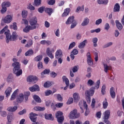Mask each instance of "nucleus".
<instances>
[{
  "mask_svg": "<svg viewBox=\"0 0 124 124\" xmlns=\"http://www.w3.org/2000/svg\"><path fill=\"white\" fill-rule=\"evenodd\" d=\"M14 67L13 71L14 74H16V76H20L22 75L23 71L22 69H20V63L19 62H14L12 64Z\"/></svg>",
  "mask_w": 124,
  "mask_h": 124,
  "instance_id": "f257e3e1",
  "label": "nucleus"
},
{
  "mask_svg": "<svg viewBox=\"0 0 124 124\" xmlns=\"http://www.w3.org/2000/svg\"><path fill=\"white\" fill-rule=\"evenodd\" d=\"M94 93V89H91L85 91L86 99L88 103H91V96H93Z\"/></svg>",
  "mask_w": 124,
  "mask_h": 124,
  "instance_id": "f03ea898",
  "label": "nucleus"
},
{
  "mask_svg": "<svg viewBox=\"0 0 124 124\" xmlns=\"http://www.w3.org/2000/svg\"><path fill=\"white\" fill-rule=\"evenodd\" d=\"M80 117V113H77V109H74L69 114V119H77Z\"/></svg>",
  "mask_w": 124,
  "mask_h": 124,
  "instance_id": "7ed1b4c3",
  "label": "nucleus"
},
{
  "mask_svg": "<svg viewBox=\"0 0 124 124\" xmlns=\"http://www.w3.org/2000/svg\"><path fill=\"white\" fill-rule=\"evenodd\" d=\"M55 52V50L54 48H50V47H47L46 50V54L49 57V58H50V59H54V55H53V53Z\"/></svg>",
  "mask_w": 124,
  "mask_h": 124,
  "instance_id": "20e7f679",
  "label": "nucleus"
},
{
  "mask_svg": "<svg viewBox=\"0 0 124 124\" xmlns=\"http://www.w3.org/2000/svg\"><path fill=\"white\" fill-rule=\"evenodd\" d=\"M5 35H6V43H9V41H13L12 39V35L10 34L9 31H7L5 32Z\"/></svg>",
  "mask_w": 124,
  "mask_h": 124,
  "instance_id": "39448f33",
  "label": "nucleus"
},
{
  "mask_svg": "<svg viewBox=\"0 0 124 124\" xmlns=\"http://www.w3.org/2000/svg\"><path fill=\"white\" fill-rule=\"evenodd\" d=\"M27 82H34V83H36L37 82L38 78L37 77L34 76H30L27 78Z\"/></svg>",
  "mask_w": 124,
  "mask_h": 124,
  "instance_id": "423d86ee",
  "label": "nucleus"
},
{
  "mask_svg": "<svg viewBox=\"0 0 124 124\" xmlns=\"http://www.w3.org/2000/svg\"><path fill=\"white\" fill-rule=\"evenodd\" d=\"M87 63L90 66H92V65H93V59H92V57H91V53L90 52L87 53Z\"/></svg>",
  "mask_w": 124,
  "mask_h": 124,
  "instance_id": "0eeeda50",
  "label": "nucleus"
},
{
  "mask_svg": "<svg viewBox=\"0 0 124 124\" xmlns=\"http://www.w3.org/2000/svg\"><path fill=\"white\" fill-rule=\"evenodd\" d=\"M35 29H36V26H27L24 29H23V31L24 32H26L27 33L29 32L30 31L35 30Z\"/></svg>",
  "mask_w": 124,
  "mask_h": 124,
  "instance_id": "6e6552de",
  "label": "nucleus"
},
{
  "mask_svg": "<svg viewBox=\"0 0 124 124\" xmlns=\"http://www.w3.org/2000/svg\"><path fill=\"white\" fill-rule=\"evenodd\" d=\"M36 116H37V114L33 113V112L30 113V118L31 122H33V124H34V123H36L35 122H36V119H37Z\"/></svg>",
  "mask_w": 124,
  "mask_h": 124,
  "instance_id": "1a4fd4ad",
  "label": "nucleus"
},
{
  "mask_svg": "<svg viewBox=\"0 0 124 124\" xmlns=\"http://www.w3.org/2000/svg\"><path fill=\"white\" fill-rule=\"evenodd\" d=\"M30 24L31 26H33V27H36L35 25H36L37 23V18H36V17L34 16L33 17H32L31 18V19L29 21Z\"/></svg>",
  "mask_w": 124,
  "mask_h": 124,
  "instance_id": "9d476101",
  "label": "nucleus"
},
{
  "mask_svg": "<svg viewBox=\"0 0 124 124\" xmlns=\"http://www.w3.org/2000/svg\"><path fill=\"white\" fill-rule=\"evenodd\" d=\"M7 122L6 124H12V121L14 120V116L10 114L8 115L7 116Z\"/></svg>",
  "mask_w": 124,
  "mask_h": 124,
  "instance_id": "9b49d317",
  "label": "nucleus"
},
{
  "mask_svg": "<svg viewBox=\"0 0 124 124\" xmlns=\"http://www.w3.org/2000/svg\"><path fill=\"white\" fill-rule=\"evenodd\" d=\"M73 98L74 102L78 103V101L80 100V94L78 93H75L73 94Z\"/></svg>",
  "mask_w": 124,
  "mask_h": 124,
  "instance_id": "f8f14e48",
  "label": "nucleus"
},
{
  "mask_svg": "<svg viewBox=\"0 0 124 124\" xmlns=\"http://www.w3.org/2000/svg\"><path fill=\"white\" fill-rule=\"evenodd\" d=\"M75 22H76V21H75V19H74V16H70L68 18L67 20L65 22V24L66 25H70V24H72Z\"/></svg>",
  "mask_w": 124,
  "mask_h": 124,
  "instance_id": "ddd939ff",
  "label": "nucleus"
},
{
  "mask_svg": "<svg viewBox=\"0 0 124 124\" xmlns=\"http://www.w3.org/2000/svg\"><path fill=\"white\" fill-rule=\"evenodd\" d=\"M62 51L61 49H58L56 51L55 53V58L56 59H59L60 58H62Z\"/></svg>",
  "mask_w": 124,
  "mask_h": 124,
  "instance_id": "4468645a",
  "label": "nucleus"
},
{
  "mask_svg": "<svg viewBox=\"0 0 124 124\" xmlns=\"http://www.w3.org/2000/svg\"><path fill=\"white\" fill-rule=\"evenodd\" d=\"M29 90L31 91V92H39L40 91L39 87L36 84L31 87L29 88Z\"/></svg>",
  "mask_w": 124,
  "mask_h": 124,
  "instance_id": "2eb2a0df",
  "label": "nucleus"
},
{
  "mask_svg": "<svg viewBox=\"0 0 124 124\" xmlns=\"http://www.w3.org/2000/svg\"><path fill=\"white\" fill-rule=\"evenodd\" d=\"M24 97L25 96L24 95V93H20L17 98V102H18L19 103H21V102H23Z\"/></svg>",
  "mask_w": 124,
  "mask_h": 124,
  "instance_id": "dca6fc26",
  "label": "nucleus"
},
{
  "mask_svg": "<svg viewBox=\"0 0 124 124\" xmlns=\"http://www.w3.org/2000/svg\"><path fill=\"white\" fill-rule=\"evenodd\" d=\"M3 21L4 23L8 24V23H10L12 21V17L10 15H8L4 18Z\"/></svg>",
  "mask_w": 124,
  "mask_h": 124,
  "instance_id": "f3484780",
  "label": "nucleus"
},
{
  "mask_svg": "<svg viewBox=\"0 0 124 124\" xmlns=\"http://www.w3.org/2000/svg\"><path fill=\"white\" fill-rule=\"evenodd\" d=\"M88 43V41L87 40H84L82 42L80 43L78 47L79 49H83L85 48V46H86V44Z\"/></svg>",
  "mask_w": 124,
  "mask_h": 124,
  "instance_id": "a211bd4d",
  "label": "nucleus"
},
{
  "mask_svg": "<svg viewBox=\"0 0 124 124\" xmlns=\"http://www.w3.org/2000/svg\"><path fill=\"white\" fill-rule=\"evenodd\" d=\"M89 23H90V19L88 17H85L81 23V26H82V27L88 26Z\"/></svg>",
  "mask_w": 124,
  "mask_h": 124,
  "instance_id": "6ab92c4d",
  "label": "nucleus"
},
{
  "mask_svg": "<svg viewBox=\"0 0 124 124\" xmlns=\"http://www.w3.org/2000/svg\"><path fill=\"white\" fill-rule=\"evenodd\" d=\"M103 64L104 66V71L106 73L108 72V70H111V67L110 66H108V65H107L106 63H103Z\"/></svg>",
  "mask_w": 124,
  "mask_h": 124,
  "instance_id": "aec40b11",
  "label": "nucleus"
},
{
  "mask_svg": "<svg viewBox=\"0 0 124 124\" xmlns=\"http://www.w3.org/2000/svg\"><path fill=\"white\" fill-rule=\"evenodd\" d=\"M115 24L119 31H122V30H123V25H122V23L119 21V20H116Z\"/></svg>",
  "mask_w": 124,
  "mask_h": 124,
  "instance_id": "412c9836",
  "label": "nucleus"
},
{
  "mask_svg": "<svg viewBox=\"0 0 124 124\" xmlns=\"http://www.w3.org/2000/svg\"><path fill=\"white\" fill-rule=\"evenodd\" d=\"M50 72H51V71H50V69H46L45 70L43 71V72H42L41 73V78H44V77H45L44 75H46V74H49V73Z\"/></svg>",
  "mask_w": 124,
  "mask_h": 124,
  "instance_id": "4be33fe9",
  "label": "nucleus"
},
{
  "mask_svg": "<svg viewBox=\"0 0 124 124\" xmlns=\"http://www.w3.org/2000/svg\"><path fill=\"white\" fill-rule=\"evenodd\" d=\"M45 118L46 120H49V121H54V118L52 116L51 114L46 113L45 114Z\"/></svg>",
  "mask_w": 124,
  "mask_h": 124,
  "instance_id": "5701e85b",
  "label": "nucleus"
},
{
  "mask_svg": "<svg viewBox=\"0 0 124 124\" xmlns=\"http://www.w3.org/2000/svg\"><path fill=\"white\" fill-rule=\"evenodd\" d=\"M62 80L63 82H65V85L66 86H67V87H68V86H69V80L66 78L65 76H63L62 77Z\"/></svg>",
  "mask_w": 124,
  "mask_h": 124,
  "instance_id": "b1692460",
  "label": "nucleus"
},
{
  "mask_svg": "<svg viewBox=\"0 0 124 124\" xmlns=\"http://www.w3.org/2000/svg\"><path fill=\"white\" fill-rule=\"evenodd\" d=\"M11 93H12V88H11V87H8L5 92L6 97H7V96H9Z\"/></svg>",
  "mask_w": 124,
  "mask_h": 124,
  "instance_id": "393cba45",
  "label": "nucleus"
},
{
  "mask_svg": "<svg viewBox=\"0 0 124 124\" xmlns=\"http://www.w3.org/2000/svg\"><path fill=\"white\" fill-rule=\"evenodd\" d=\"M17 109H18V107L17 106L10 107L8 108L7 111L9 112H15Z\"/></svg>",
  "mask_w": 124,
  "mask_h": 124,
  "instance_id": "a878e982",
  "label": "nucleus"
},
{
  "mask_svg": "<svg viewBox=\"0 0 124 124\" xmlns=\"http://www.w3.org/2000/svg\"><path fill=\"white\" fill-rule=\"evenodd\" d=\"M2 7H9L11 6V3L9 1H5L1 4Z\"/></svg>",
  "mask_w": 124,
  "mask_h": 124,
  "instance_id": "bb28decb",
  "label": "nucleus"
},
{
  "mask_svg": "<svg viewBox=\"0 0 124 124\" xmlns=\"http://www.w3.org/2000/svg\"><path fill=\"white\" fill-rule=\"evenodd\" d=\"M110 117V110H107L105 111L104 119H109Z\"/></svg>",
  "mask_w": 124,
  "mask_h": 124,
  "instance_id": "cd10ccee",
  "label": "nucleus"
},
{
  "mask_svg": "<svg viewBox=\"0 0 124 124\" xmlns=\"http://www.w3.org/2000/svg\"><path fill=\"white\" fill-rule=\"evenodd\" d=\"M110 94L112 98H115L116 97V93H115V91H114L113 87H111L110 89Z\"/></svg>",
  "mask_w": 124,
  "mask_h": 124,
  "instance_id": "c85d7f7f",
  "label": "nucleus"
},
{
  "mask_svg": "<svg viewBox=\"0 0 124 124\" xmlns=\"http://www.w3.org/2000/svg\"><path fill=\"white\" fill-rule=\"evenodd\" d=\"M69 12H70V8H68L64 10V13L62 14V17H65L69 14Z\"/></svg>",
  "mask_w": 124,
  "mask_h": 124,
  "instance_id": "c756f323",
  "label": "nucleus"
},
{
  "mask_svg": "<svg viewBox=\"0 0 124 124\" xmlns=\"http://www.w3.org/2000/svg\"><path fill=\"white\" fill-rule=\"evenodd\" d=\"M41 44H42L43 45H51V44H52V43L49 40H42V41H41Z\"/></svg>",
  "mask_w": 124,
  "mask_h": 124,
  "instance_id": "7c9ffc66",
  "label": "nucleus"
},
{
  "mask_svg": "<svg viewBox=\"0 0 124 124\" xmlns=\"http://www.w3.org/2000/svg\"><path fill=\"white\" fill-rule=\"evenodd\" d=\"M18 89L16 90L12 94L11 96V100H14L16 98V95H17V93H18Z\"/></svg>",
  "mask_w": 124,
  "mask_h": 124,
  "instance_id": "2f4dec72",
  "label": "nucleus"
},
{
  "mask_svg": "<svg viewBox=\"0 0 124 124\" xmlns=\"http://www.w3.org/2000/svg\"><path fill=\"white\" fill-rule=\"evenodd\" d=\"M120 7L119 3H116L113 9L114 12H119V11H120Z\"/></svg>",
  "mask_w": 124,
  "mask_h": 124,
  "instance_id": "473e14b6",
  "label": "nucleus"
},
{
  "mask_svg": "<svg viewBox=\"0 0 124 124\" xmlns=\"http://www.w3.org/2000/svg\"><path fill=\"white\" fill-rule=\"evenodd\" d=\"M33 98L35 102H37L38 103H41V99H40V97H39V96L36 95H34L33 96Z\"/></svg>",
  "mask_w": 124,
  "mask_h": 124,
  "instance_id": "72a5a7b5",
  "label": "nucleus"
},
{
  "mask_svg": "<svg viewBox=\"0 0 124 124\" xmlns=\"http://www.w3.org/2000/svg\"><path fill=\"white\" fill-rule=\"evenodd\" d=\"M45 12H46V13H47V14H48V15H49V16H51V15H52V13L53 12V9L52 8H46L45 10Z\"/></svg>",
  "mask_w": 124,
  "mask_h": 124,
  "instance_id": "f704fd0d",
  "label": "nucleus"
},
{
  "mask_svg": "<svg viewBox=\"0 0 124 124\" xmlns=\"http://www.w3.org/2000/svg\"><path fill=\"white\" fill-rule=\"evenodd\" d=\"M33 109L35 111H44V110H45V108L36 106L33 108Z\"/></svg>",
  "mask_w": 124,
  "mask_h": 124,
  "instance_id": "c9c22d12",
  "label": "nucleus"
},
{
  "mask_svg": "<svg viewBox=\"0 0 124 124\" xmlns=\"http://www.w3.org/2000/svg\"><path fill=\"white\" fill-rule=\"evenodd\" d=\"M53 85V83L50 81H46L44 85V88H50Z\"/></svg>",
  "mask_w": 124,
  "mask_h": 124,
  "instance_id": "e433bc0d",
  "label": "nucleus"
},
{
  "mask_svg": "<svg viewBox=\"0 0 124 124\" xmlns=\"http://www.w3.org/2000/svg\"><path fill=\"white\" fill-rule=\"evenodd\" d=\"M43 58V56L41 55H38L34 58V60L35 62H40V61H42Z\"/></svg>",
  "mask_w": 124,
  "mask_h": 124,
  "instance_id": "4c0bfd02",
  "label": "nucleus"
},
{
  "mask_svg": "<svg viewBox=\"0 0 124 124\" xmlns=\"http://www.w3.org/2000/svg\"><path fill=\"white\" fill-rule=\"evenodd\" d=\"M97 41H98V39L96 37H94L92 39V42L93 43L94 47H96V46H97Z\"/></svg>",
  "mask_w": 124,
  "mask_h": 124,
  "instance_id": "58836bf2",
  "label": "nucleus"
},
{
  "mask_svg": "<svg viewBox=\"0 0 124 124\" xmlns=\"http://www.w3.org/2000/svg\"><path fill=\"white\" fill-rule=\"evenodd\" d=\"M62 115L63 113L62 111H57L56 113V118H57V119L59 118H62V117H63Z\"/></svg>",
  "mask_w": 124,
  "mask_h": 124,
  "instance_id": "ea45409f",
  "label": "nucleus"
},
{
  "mask_svg": "<svg viewBox=\"0 0 124 124\" xmlns=\"http://www.w3.org/2000/svg\"><path fill=\"white\" fill-rule=\"evenodd\" d=\"M26 57H28V56H31V55H33V51L32 49H31L27 51L25 54Z\"/></svg>",
  "mask_w": 124,
  "mask_h": 124,
  "instance_id": "a19ab883",
  "label": "nucleus"
},
{
  "mask_svg": "<svg viewBox=\"0 0 124 124\" xmlns=\"http://www.w3.org/2000/svg\"><path fill=\"white\" fill-rule=\"evenodd\" d=\"M17 33H16V31H14L13 32L12 35V38L13 39V41H15V40H16L17 39Z\"/></svg>",
  "mask_w": 124,
  "mask_h": 124,
  "instance_id": "79ce46f5",
  "label": "nucleus"
},
{
  "mask_svg": "<svg viewBox=\"0 0 124 124\" xmlns=\"http://www.w3.org/2000/svg\"><path fill=\"white\" fill-rule=\"evenodd\" d=\"M103 105L104 109H106L108 107V102H107V99L106 98L103 101Z\"/></svg>",
  "mask_w": 124,
  "mask_h": 124,
  "instance_id": "37998d69",
  "label": "nucleus"
},
{
  "mask_svg": "<svg viewBox=\"0 0 124 124\" xmlns=\"http://www.w3.org/2000/svg\"><path fill=\"white\" fill-rule=\"evenodd\" d=\"M57 121L59 124H62L63 121H64V117L63 116H62V117H59L57 118Z\"/></svg>",
  "mask_w": 124,
  "mask_h": 124,
  "instance_id": "c03bdc74",
  "label": "nucleus"
},
{
  "mask_svg": "<svg viewBox=\"0 0 124 124\" xmlns=\"http://www.w3.org/2000/svg\"><path fill=\"white\" fill-rule=\"evenodd\" d=\"M0 115L1 116V117H2L3 118H4L5 117H6V116H7V113L6 112V111H4V110H2L1 111H0Z\"/></svg>",
  "mask_w": 124,
  "mask_h": 124,
  "instance_id": "a18cd8bd",
  "label": "nucleus"
},
{
  "mask_svg": "<svg viewBox=\"0 0 124 124\" xmlns=\"http://www.w3.org/2000/svg\"><path fill=\"white\" fill-rule=\"evenodd\" d=\"M56 93V91L52 92L51 90H47L45 92V93L46 96H48V95H50V94H52V93Z\"/></svg>",
  "mask_w": 124,
  "mask_h": 124,
  "instance_id": "49530a36",
  "label": "nucleus"
},
{
  "mask_svg": "<svg viewBox=\"0 0 124 124\" xmlns=\"http://www.w3.org/2000/svg\"><path fill=\"white\" fill-rule=\"evenodd\" d=\"M32 44H33V42L32 40L30 39L28 41L27 44L26 45V47H31V46H32Z\"/></svg>",
  "mask_w": 124,
  "mask_h": 124,
  "instance_id": "de8ad7c7",
  "label": "nucleus"
},
{
  "mask_svg": "<svg viewBox=\"0 0 124 124\" xmlns=\"http://www.w3.org/2000/svg\"><path fill=\"white\" fill-rule=\"evenodd\" d=\"M112 45H113V42H110L105 44L103 46V48H108V47H110V46H112Z\"/></svg>",
  "mask_w": 124,
  "mask_h": 124,
  "instance_id": "09e8293b",
  "label": "nucleus"
},
{
  "mask_svg": "<svg viewBox=\"0 0 124 124\" xmlns=\"http://www.w3.org/2000/svg\"><path fill=\"white\" fill-rule=\"evenodd\" d=\"M56 3V0H50L47 1V3L48 5H54Z\"/></svg>",
  "mask_w": 124,
  "mask_h": 124,
  "instance_id": "8fccbe9b",
  "label": "nucleus"
},
{
  "mask_svg": "<svg viewBox=\"0 0 124 124\" xmlns=\"http://www.w3.org/2000/svg\"><path fill=\"white\" fill-rule=\"evenodd\" d=\"M23 94L25 98V100H27L28 97L29 96L30 94H31V93H30V92H24Z\"/></svg>",
  "mask_w": 124,
  "mask_h": 124,
  "instance_id": "3c124183",
  "label": "nucleus"
},
{
  "mask_svg": "<svg viewBox=\"0 0 124 124\" xmlns=\"http://www.w3.org/2000/svg\"><path fill=\"white\" fill-rule=\"evenodd\" d=\"M42 0H34V5L38 6L41 4V1Z\"/></svg>",
  "mask_w": 124,
  "mask_h": 124,
  "instance_id": "603ef678",
  "label": "nucleus"
},
{
  "mask_svg": "<svg viewBox=\"0 0 124 124\" xmlns=\"http://www.w3.org/2000/svg\"><path fill=\"white\" fill-rule=\"evenodd\" d=\"M22 16L23 18H27V17L28 16V11H23L22 12Z\"/></svg>",
  "mask_w": 124,
  "mask_h": 124,
  "instance_id": "864d4df0",
  "label": "nucleus"
},
{
  "mask_svg": "<svg viewBox=\"0 0 124 124\" xmlns=\"http://www.w3.org/2000/svg\"><path fill=\"white\" fill-rule=\"evenodd\" d=\"M75 45H76V43L75 42H72L71 43L69 46L68 50H70L72 49L74 47H75Z\"/></svg>",
  "mask_w": 124,
  "mask_h": 124,
  "instance_id": "5fc2aeb1",
  "label": "nucleus"
},
{
  "mask_svg": "<svg viewBox=\"0 0 124 124\" xmlns=\"http://www.w3.org/2000/svg\"><path fill=\"white\" fill-rule=\"evenodd\" d=\"M7 28H8V26H5L4 29H3L2 30L0 31V33L1 34L4 32H6L7 31H9L7 29Z\"/></svg>",
  "mask_w": 124,
  "mask_h": 124,
  "instance_id": "6e6d98bb",
  "label": "nucleus"
},
{
  "mask_svg": "<svg viewBox=\"0 0 124 124\" xmlns=\"http://www.w3.org/2000/svg\"><path fill=\"white\" fill-rule=\"evenodd\" d=\"M109 29L110 25H109V23H106L104 26V30H105V31H108Z\"/></svg>",
  "mask_w": 124,
  "mask_h": 124,
  "instance_id": "4d7b16f0",
  "label": "nucleus"
},
{
  "mask_svg": "<svg viewBox=\"0 0 124 124\" xmlns=\"http://www.w3.org/2000/svg\"><path fill=\"white\" fill-rule=\"evenodd\" d=\"M37 66L39 69H42L43 68V64L42 63V62H39L37 64Z\"/></svg>",
  "mask_w": 124,
  "mask_h": 124,
  "instance_id": "13d9d810",
  "label": "nucleus"
},
{
  "mask_svg": "<svg viewBox=\"0 0 124 124\" xmlns=\"http://www.w3.org/2000/svg\"><path fill=\"white\" fill-rule=\"evenodd\" d=\"M79 11H84V6L81 7H78L76 11V12L78 13Z\"/></svg>",
  "mask_w": 124,
  "mask_h": 124,
  "instance_id": "bf43d9fd",
  "label": "nucleus"
},
{
  "mask_svg": "<svg viewBox=\"0 0 124 124\" xmlns=\"http://www.w3.org/2000/svg\"><path fill=\"white\" fill-rule=\"evenodd\" d=\"M71 53L75 55V56H76V55H78L79 51H78V50H77V49L75 48L72 51Z\"/></svg>",
  "mask_w": 124,
  "mask_h": 124,
  "instance_id": "052dcab7",
  "label": "nucleus"
},
{
  "mask_svg": "<svg viewBox=\"0 0 124 124\" xmlns=\"http://www.w3.org/2000/svg\"><path fill=\"white\" fill-rule=\"evenodd\" d=\"M101 23H102V19L100 18L96 20L95 25H96V26H99Z\"/></svg>",
  "mask_w": 124,
  "mask_h": 124,
  "instance_id": "680f3d73",
  "label": "nucleus"
},
{
  "mask_svg": "<svg viewBox=\"0 0 124 124\" xmlns=\"http://www.w3.org/2000/svg\"><path fill=\"white\" fill-rule=\"evenodd\" d=\"M45 9V7L44 6H42L40 7L38 9V12H39L40 13H43V12H44V10Z\"/></svg>",
  "mask_w": 124,
  "mask_h": 124,
  "instance_id": "e2e57ef3",
  "label": "nucleus"
},
{
  "mask_svg": "<svg viewBox=\"0 0 124 124\" xmlns=\"http://www.w3.org/2000/svg\"><path fill=\"white\" fill-rule=\"evenodd\" d=\"M100 85V80H98L96 81L95 85V87L98 90V89H99V86Z\"/></svg>",
  "mask_w": 124,
  "mask_h": 124,
  "instance_id": "0e129e2a",
  "label": "nucleus"
},
{
  "mask_svg": "<svg viewBox=\"0 0 124 124\" xmlns=\"http://www.w3.org/2000/svg\"><path fill=\"white\" fill-rule=\"evenodd\" d=\"M72 70L74 73L77 72L78 71V66H74Z\"/></svg>",
  "mask_w": 124,
  "mask_h": 124,
  "instance_id": "69168bd1",
  "label": "nucleus"
},
{
  "mask_svg": "<svg viewBox=\"0 0 124 124\" xmlns=\"http://www.w3.org/2000/svg\"><path fill=\"white\" fill-rule=\"evenodd\" d=\"M94 84V82L92 79H89L87 82V85L89 86H93Z\"/></svg>",
  "mask_w": 124,
  "mask_h": 124,
  "instance_id": "338daca9",
  "label": "nucleus"
},
{
  "mask_svg": "<svg viewBox=\"0 0 124 124\" xmlns=\"http://www.w3.org/2000/svg\"><path fill=\"white\" fill-rule=\"evenodd\" d=\"M11 29H13V30H15V31L17 30V24L16 23H14L13 25L11 26Z\"/></svg>",
  "mask_w": 124,
  "mask_h": 124,
  "instance_id": "774afa93",
  "label": "nucleus"
}]
</instances>
